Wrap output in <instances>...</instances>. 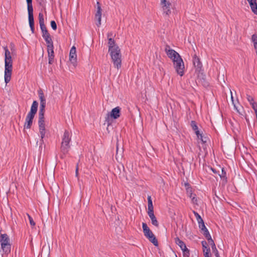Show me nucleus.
<instances>
[{
  "label": "nucleus",
  "instance_id": "1",
  "mask_svg": "<svg viewBox=\"0 0 257 257\" xmlns=\"http://www.w3.org/2000/svg\"><path fill=\"white\" fill-rule=\"evenodd\" d=\"M5 50V82L8 83L11 79L13 70V60L10 51L7 47L4 48Z\"/></svg>",
  "mask_w": 257,
  "mask_h": 257
},
{
  "label": "nucleus",
  "instance_id": "2",
  "mask_svg": "<svg viewBox=\"0 0 257 257\" xmlns=\"http://www.w3.org/2000/svg\"><path fill=\"white\" fill-rule=\"evenodd\" d=\"M46 107V102H40V109L39 111V119H38V125L39 132L40 134V148L42 146L44 143L43 139L45 136V108Z\"/></svg>",
  "mask_w": 257,
  "mask_h": 257
},
{
  "label": "nucleus",
  "instance_id": "3",
  "mask_svg": "<svg viewBox=\"0 0 257 257\" xmlns=\"http://www.w3.org/2000/svg\"><path fill=\"white\" fill-rule=\"evenodd\" d=\"M108 52L111 56L113 65L117 69H119L121 66V55L119 47L108 50Z\"/></svg>",
  "mask_w": 257,
  "mask_h": 257
},
{
  "label": "nucleus",
  "instance_id": "4",
  "mask_svg": "<svg viewBox=\"0 0 257 257\" xmlns=\"http://www.w3.org/2000/svg\"><path fill=\"white\" fill-rule=\"evenodd\" d=\"M71 134L68 131H65L62 137L61 145V152L63 155H66L70 148V142L71 141Z\"/></svg>",
  "mask_w": 257,
  "mask_h": 257
},
{
  "label": "nucleus",
  "instance_id": "5",
  "mask_svg": "<svg viewBox=\"0 0 257 257\" xmlns=\"http://www.w3.org/2000/svg\"><path fill=\"white\" fill-rule=\"evenodd\" d=\"M0 238V242L3 252L5 254L8 255L11 252V245L10 243V238L6 233L1 234Z\"/></svg>",
  "mask_w": 257,
  "mask_h": 257
},
{
  "label": "nucleus",
  "instance_id": "6",
  "mask_svg": "<svg viewBox=\"0 0 257 257\" xmlns=\"http://www.w3.org/2000/svg\"><path fill=\"white\" fill-rule=\"evenodd\" d=\"M27 3V9L28 12V19L30 27L32 33H34V20L33 16V8L32 5V0H26Z\"/></svg>",
  "mask_w": 257,
  "mask_h": 257
},
{
  "label": "nucleus",
  "instance_id": "7",
  "mask_svg": "<svg viewBox=\"0 0 257 257\" xmlns=\"http://www.w3.org/2000/svg\"><path fill=\"white\" fill-rule=\"evenodd\" d=\"M173 65L177 74L182 76L184 74V64L181 56H178L177 58L173 60Z\"/></svg>",
  "mask_w": 257,
  "mask_h": 257
},
{
  "label": "nucleus",
  "instance_id": "8",
  "mask_svg": "<svg viewBox=\"0 0 257 257\" xmlns=\"http://www.w3.org/2000/svg\"><path fill=\"white\" fill-rule=\"evenodd\" d=\"M120 110L121 108L119 106L115 107L113 108L109 113L107 114V117H105V121H108L109 117L114 119H116L120 117Z\"/></svg>",
  "mask_w": 257,
  "mask_h": 257
},
{
  "label": "nucleus",
  "instance_id": "9",
  "mask_svg": "<svg viewBox=\"0 0 257 257\" xmlns=\"http://www.w3.org/2000/svg\"><path fill=\"white\" fill-rule=\"evenodd\" d=\"M161 5L164 13L167 15H169L171 13L170 10L171 4L167 0H161Z\"/></svg>",
  "mask_w": 257,
  "mask_h": 257
},
{
  "label": "nucleus",
  "instance_id": "10",
  "mask_svg": "<svg viewBox=\"0 0 257 257\" xmlns=\"http://www.w3.org/2000/svg\"><path fill=\"white\" fill-rule=\"evenodd\" d=\"M97 11L95 15V19L97 20V22L96 23V25L98 27H99L101 25V9L100 7V3L99 2H97Z\"/></svg>",
  "mask_w": 257,
  "mask_h": 257
},
{
  "label": "nucleus",
  "instance_id": "11",
  "mask_svg": "<svg viewBox=\"0 0 257 257\" xmlns=\"http://www.w3.org/2000/svg\"><path fill=\"white\" fill-rule=\"evenodd\" d=\"M34 117L35 116L34 115H32L29 114H27L24 126V128L30 129L31 127Z\"/></svg>",
  "mask_w": 257,
  "mask_h": 257
},
{
  "label": "nucleus",
  "instance_id": "12",
  "mask_svg": "<svg viewBox=\"0 0 257 257\" xmlns=\"http://www.w3.org/2000/svg\"><path fill=\"white\" fill-rule=\"evenodd\" d=\"M76 52V48L75 46H73L71 48L69 53V60L72 63H75L76 62L77 55Z\"/></svg>",
  "mask_w": 257,
  "mask_h": 257
},
{
  "label": "nucleus",
  "instance_id": "13",
  "mask_svg": "<svg viewBox=\"0 0 257 257\" xmlns=\"http://www.w3.org/2000/svg\"><path fill=\"white\" fill-rule=\"evenodd\" d=\"M142 228L143 229L144 235L146 238H148L149 237H150L152 234H153L152 231L150 230L146 223H142Z\"/></svg>",
  "mask_w": 257,
  "mask_h": 257
},
{
  "label": "nucleus",
  "instance_id": "14",
  "mask_svg": "<svg viewBox=\"0 0 257 257\" xmlns=\"http://www.w3.org/2000/svg\"><path fill=\"white\" fill-rule=\"evenodd\" d=\"M38 102L35 100L33 102L29 114L34 115L35 116L38 110Z\"/></svg>",
  "mask_w": 257,
  "mask_h": 257
},
{
  "label": "nucleus",
  "instance_id": "15",
  "mask_svg": "<svg viewBox=\"0 0 257 257\" xmlns=\"http://www.w3.org/2000/svg\"><path fill=\"white\" fill-rule=\"evenodd\" d=\"M193 63L196 69L200 71L202 68V65L200 60V59L195 55L193 59Z\"/></svg>",
  "mask_w": 257,
  "mask_h": 257
},
{
  "label": "nucleus",
  "instance_id": "16",
  "mask_svg": "<svg viewBox=\"0 0 257 257\" xmlns=\"http://www.w3.org/2000/svg\"><path fill=\"white\" fill-rule=\"evenodd\" d=\"M167 56L173 61L178 58V56H180V55L175 50L171 49L168 50L166 52Z\"/></svg>",
  "mask_w": 257,
  "mask_h": 257
},
{
  "label": "nucleus",
  "instance_id": "17",
  "mask_svg": "<svg viewBox=\"0 0 257 257\" xmlns=\"http://www.w3.org/2000/svg\"><path fill=\"white\" fill-rule=\"evenodd\" d=\"M252 12L257 15V3L256 0H247Z\"/></svg>",
  "mask_w": 257,
  "mask_h": 257
},
{
  "label": "nucleus",
  "instance_id": "18",
  "mask_svg": "<svg viewBox=\"0 0 257 257\" xmlns=\"http://www.w3.org/2000/svg\"><path fill=\"white\" fill-rule=\"evenodd\" d=\"M192 130L194 131L197 138H199V135H200V133L198 130V127L195 121L192 120L190 122Z\"/></svg>",
  "mask_w": 257,
  "mask_h": 257
},
{
  "label": "nucleus",
  "instance_id": "19",
  "mask_svg": "<svg viewBox=\"0 0 257 257\" xmlns=\"http://www.w3.org/2000/svg\"><path fill=\"white\" fill-rule=\"evenodd\" d=\"M43 38L44 39L45 41H46L47 44V48L51 47V46H53V42L50 35L46 36L45 37H44Z\"/></svg>",
  "mask_w": 257,
  "mask_h": 257
},
{
  "label": "nucleus",
  "instance_id": "20",
  "mask_svg": "<svg viewBox=\"0 0 257 257\" xmlns=\"http://www.w3.org/2000/svg\"><path fill=\"white\" fill-rule=\"evenodd\" d=\"M108 50L111 49L114 47H118L115 42V41L114 39H113L112 38H108Z\"/></svg>",
  "mask_w": 257,
  "mask_h": 257
},
{
  "label": "nucleus",
  "instance_id": "21",
  "mask_svg": "<svg viewBox=\"0 0 257 257\" xmlns=\"http://www.w3.org/2000/svg\"><path fill=\"white\" fill-rule=\"evenodd\" d=\"M149 240L152 242L155 246H158V242L156 236L154 234H152L150 237L148 238Z\"/></svg>",
  "mask_w": 257,
  "mask_h": 257
},
{
  "label": "nucleus",
  "instance_id": "22",
  "mask_svg": "<svg viewBox=\"0 0 257 257\" xmlns=\"http://www.w3.org/2000/svg\"><path fill=\"white\" fill-rule=\"evenodd\" d=\"M218 175L222 181H223L224 183L227 182L226 173L223 168L221 169V174H218Z\"/></svg>",
  "mask_w": 257,
  "mask_h": 257
},
{
  "label": "nucleus",
  "instance_id": "23",
  "mask_svg": "<svg viewBox=\"0 0 257 257\" xmlns=\"http://www.w3.org/2000/svg\"><path fill=\"white\" fill-rule=\"evenodd\" d=\"M40 27V29L42 31V37H45L46 36L50 35L47 29V28H46L45 25L41 26Z\"/></svg>",
  "mask_w": 257,
  "mask_h": 257
},
{
  "label": "nucleus",
  "instance_id": "24",
  "mask_svg": "<svg viewBox=\"0 0 257 257\" xmlns=\"http://www.w3.org/2000/svg\"><path fill=\"white\" fill-rule=\"evenodd\" d=\"M185 186L186 187V192L187 195L190 197H192V188L189 186L188 183H185Z\"/></svg>",
  "mask_w": 257,
  "mask_h": 257
},
{
  "label": "nucleus",
  "instance_id": "25",
  "mask_svg": "<svg viewBox=\"0 0 257 257\" xmlns=\"http://www.w3.org/2000/svg\"><path fill=\"white\" fill-rule=\"evenodd\" d=\"M175 240L176 243L179 246L181 249L185 247L186 244L182 240H180L178 237L175 238Z\"/></svg>",
  "mask_w": 257,
  "mask_h": 257
},
{
  "label": "nucleus",
  "instance_id": "26",
  "mask_svg": "<svg viewBox=\"0 0 257 257\" xmlns=\"http://www.w3.org/2000/svg\"><path fill=\"white\" fill-rule=\"evenodd\" d=\"M38 95L40 98V102H46V99L44 96V93L41 89L38 91Z\"/></svg>",
  "mask_w": 257,
  "mask_h": 257
},
{
  "label": "nucleus",
  "instance_id": "27",
  "mask_svg": "<svg viewBox=\"0 0 257 257\" xmlns=\"http://www.w3.org/2000/svg\"><path fill=\"white\" fill-rule=\"evenodd\" d=\"M147 199L148 202V210H154V207L151 196H148Z\"/></svg>",
  "mask_w": 257,
  "mask_h": 257
},
{
  "label": "nucleus",
  "instance_id": "28",
  "mask_svg": "<svg viewBox=\"0 0 257 257\" xmlns=\"http://www.w3.org/2000/svg\"><path fill=\"white\" fill-rule=\"evenodd\" d=\"M251 40L253 43L254 48L256 49V53L257 55V35H253L251 37Z\"/></svg>",
  "mask_w": 257,
  "mask_h": 257
},
{
  "label": "nucleus",
  "instance_id": "29",
  "mask_svg": "<svg viewBox=\"0 0 257 257\" xmlns=\"http://www.w3.org/2000/svg\"><path fill=\"white\" fill-rule=\"evenodd\" d=\"M54 46H51L47 48L48 57H54Z\"/></svg>",
  "mask_w": 257,
  "mask_h": 257
},
{
  "label": "nucleus",
  "instance_id": "30",
  "mask_svg": "<svg viewBox=\"0 0 257 257\" xmlns=\"http://www.w3.org/2000/svg\"><path fill=\"white\" fill-rule=\"evenodd\" d=\"M39 21L40 26L45 25L44 16L42 13H40L39 14Z\"/></svg>",
  "mask_w": 257,
  "mask_h": 257
},
{
  "label": "nucleus",
  "instance_id": "31",
  "mask_svg": "<svg viewBox=\"0 0 257 257\" xmlns=\"http://www.w3.org/2000/svg\"><path fill=\"white\" fill-rule=\"evenodd\" d=\"M37 3L43 8L46 6V0H36Z\"/></svg>",
  "mask_w": 257,
  "mask_h": 257
},
{
  "label": "nucleus",
  "instance_id": "32",
  "mask_svg": "<svg viewBox=\"0 0 257 257\" xmlns=\"http://www.w3.org/2000/svg\"><path fill=\"white\" fill-rule=\"evenodd\" d=\"M211 248H212V250L213 253H214L215 256L216 257H219L218 251L215 245H212V247H211Z\"/></svg>",
  "mask_w": 257,
  "mask_h": 257
},
{
  "label": "nucleus",
  "instance_id": "33",
  "mask_svg": "<svg viewBox=\"0 0 257 257\" xmlns=\"http://www.w3.org/2000/svg\"><path fill=\"white\" fill-rule=\"evenodd\" d=\"M198 139L200 140V141L203 143H206L208 140V138L207 137H205L202 135V134L200 133V135H199Z\"/></svg>",
  "mask_w": 257,
  "mask_h": 257
},
{
  "label": "nucleus",
  "instance_id": "34",
  "mask_svg": "<svg viewBox=\"0 0 257 257\" xmlns=\"http://www.w3.org/2000/svg\"><path fill=\"white\" fill-rule=\"evenodd\" d=\"M193 212H194V215L195 216V217L196 218L198 223L202 222L203 221V220L202 219V218H201L200 215L197 212H196L195 211H194Z\"/></svg>",
  "mask_w": 257,
  "mask_h": 257
},
{
  "label": "nucleus",
  "instance_id": "35",
  "mask_svg": "<svg viewBox=\"0 0 257 257\" xmlns=\"http://www.w3.org/2000/svg\"><path fill=\"white\" fill-rule=\"evenodd\" d=\"M151 222L153 225H154V226H155L156 227L159 226V223H158V222L157 220V218L155 216L154 217L151 218Z\"/></svg>",
  "mask_w": 257,
  "mask_h": 257
},
{
  "label": "nucleus",
  "instance_id": "36",
  "mask_svg": "<svg viewBox=\"0 0 257 257\" xmlns=\"http://www.w3.org/2000/svg\"><path fill=\"white\" fill-rule=\"evenodd\" d=\"M203 251L204 253V257H206V256L207 257V255H208V256H211V254L210 253V249L209 247H207L205 249H203Z\"/></svg>",
  "mask_w": 257,
  "mask_h": 257
},
{
  "label": "nucleus",
  "instance_id": "37",
  "mask_svg": "<svg viewBox=\"0 0 257 257\" xmlns=\"http://www.w3.org/2000/svg\"><path fill=\"white\" fill-rule=\"evenodd\" d=\"M198 224H199V228L202 230V231H204V230H205L207 228L206 227L205 224H204V221H203L202 222H199L198 223Z\"/></svg>",
  "mask_w": 257,
  "mask_h": 257
},
{
  "label": "nucleus",
  "instance_id": "38",
  "mask_svg": "<svg viewBox=\"0 0 257 257\" xmlns=\"http://www.w3.org/2000/svg\"><path fill=\"white\" fill-rule=\"evenodd\" d=\"M203 231V235L205 236L206 238H207L211 236V235L207 228Z\"/></svg>",
  "mask_w": 257,
  "mask_h": 257
},
{
  "label": "nucleus",
  "instance_id": "39",
  "mask_svg": "<svg viewBox=\"0 0 257 257\" xmlns=\"http://www.w3.org/2000/svg\"><path fill=\"white\" fill-rule=\"evenodd\" d=\"M28 218H29L30 223L31 225V226H35V222L33 220L32 217L30 215H29V214H28Z\"/></svg>",
  "mask_w": 257,
  "mask_h": 257
},
{
  "label": "nucleus",
  "instance_id": "40",
  "mask_svg": "<svg viewBox=\"0 0 257 257\" xmlns=\"http://www.w3.org/2000/svg\"><path fill=\"white\" fill-rule=\"evenodd\" d=\"M51 26L53 30H56L57 29V24L54 21H51Z\"/></svg>",
  "mask_w": 257,
  "mask_h": 257
},
{
  "label": "nucleus",
  "instance_id": "41",
  "mask_svg": "<svg viewBox=\"0 0 257 257\" xmlns=\"http://www.w3.org/2000/svg\"><path fill=\"white\" fill-rule=\"evenodd\" d=\"M206 239L208 240V243L210 244V245H211V247L212 245H215L214 241L213 240V239L211 238V236H210Z\"/></svg>",
  "mask_w": 257,
  "mask_h": 257
},
{
  "label": "nucleus",
  "instance_id": "42",
  "mask_svg": "<svg viewBox=\"0 0 257 257\" xmlns=\"http://www.w3.org/2000/svg\"><path fill=\"white\" fill-rule=\"evenodd\" d=\"M246 98L248 102L250 103V104H251L252 103L254 102V99L252 96L249 95H247Z\"/></svg>",
  "mask_w": 257,
  "mask_h": 257
},
{
  "label": "nucleus",
  "instance_id": "43",
  "mask_svg": "<svg viewBox=\"0 0 257 257\" xmlns=\"http://www.w3.org/2000/svg\"><path fill=\"white\" fill-rule=\"evenodd\" d=\"M148 214L150 219L155 216L154 213V210H148Z\"/></svg>",
  "mask_w": 257,
  "mask_h": 257
},
{
  "label": "nucleus",
  "instance_id": "44",
  "mask_svg": "<svg viewBox=\"0 0 257 257\" xmlns=\"http://www.w3.org/2000/svg\"><path fill=\"white\" fill-rule=\"evenodd\" d=\"M183 257H189L190 251L188 249H186L185 251L183 252Z\"/></svg>",
  "mask_w": 257,
  "mask_h": 257
},
{
  "label": "nucleus",
  "instance_id": "45",
  "mask_svg": "<svg viewBox=\"0 0 257 257\" xmlns=\"http://www.w3.org/2000/svg\"><path fill=\"white\" fill-rule=\"evenodd\" d=\"M252 109L254 110L255 113L257 112V103L255 102L250 104Z\"/></svg>",
  "mask_w": 257,
  "mask_h": 257
},
{
  "label": "nucleus",
  "instance_id": "46",
  "mask_svg": "<svg viewBox=\"0 0 257 257\" xmlns=\"http://www.w3.org/2000/svg\"><path fill=\"white\" fill-rule=\"evenodd\" d=\"M201 244H202V245L203 250V249H205L206 248H207V242L206 241H205V240L202 241H201Z\"/></svg>",
  "mask_w": 257,
  "mask_h": 257
},
{
  "label": "nucleus",
  "instance_id": "47",
  "mask_svg": "<svg viewBox=\"0 0 257 257\" xmlns=\"http://www.w3.org/2000/svg\"><path fill=\"white\" fill-rule=\"evenodd\" d=\"M195 194L194 195L193 198H192V202L194 204H197V199L195 197Z\"/></svg>",
  "mask_w": 257,
  "mask_h": 257
},
{
  "label": "nucleus",
  "instance_id": "48",
  "mask_svg": "<svg viewBox=\"0 0 257 257\" xmlns=\"http://www.w3.org/2000/svg\"><path fill=\"white\" fill-rule=\"evenodd\" d=\"M49 57V63L51 64L53 63L54 57Z\"/></svg>",
  "mask_w": 257,
  "mask_h": 257
},
{
  "label": "nucleus",
  "instance_id": "49",
  "mask_svg": "<svg viewBox=\"0 0 257 257\" xmlns=\"http://www.w3.org/2000/svg\"><path fill=\"white\" fill-rule=\"evenodd\" d=\"M107 36L108 39L111 38L113 36V33L111 32H109L107 33Z\"/></svg>",
  "mask_w": 257,
  "mask_h": 257
},
{
  "label": "nucleus",
  "instance_id": "50",
  "mask_svg": "<svg viewBox=\"0 0 257 257\" xmlns=\"http://www.w3.org/2000/svg\"><path fill=\"white\" fill-rule=\"evenodd\" d=\"M171 49H170V47L169 46V45H166V47H165V52L166 53L167 51L168 50H171Z\"/></svg>",
  "mask_w": 257,
  "mask_h": 257
},
{
  "label": "nucleus",
  "instance_id": "51",
  "mask_svg": "<svg viewBox=\"0 0 257 257\" xmlns=\"http://www.w3.org/2000/svg\"><path fill=\"white\" fill-rule=\"evenodd\" d=\"M75 176L76 177H78V166L77 165L76 170H75Z\"/></svg>",
  "mask_w": 257,
  "mask_h": 257
},
{
  "label": "nucleus",
  "instance_id": "52",
  "mask_svg": "<svg viewBox=\"0 0 257 257\" xmlns=\"http://www.w3.org/2000/svg\"><path fill=\"white\" fill-rule=\"evenodd\" d=\"M211 169L214 173L217 174V172L215 169L211 168Z\"/></svg>",
  "mask_w": 257,
  "mask_h": 257
},
{
  "label": "nucleus",
  "instance_id": "53",
  "mask_svg": "<svg viewBox=\"0 0 257 257\" xmlns=\"http://www.w3.org/2000/svg\"><path fill=\"white\" fill-rule=\"evenodd\" d=\"M188 249V248H187L186 246L185 245V247L182 248L181 249V250H182V251H183V252L184 251H185V250L186 249Z\"/></svg>",
  "mask_w": 257,
  "mask_h": 257
},
{
  "label": "nucleus",
  "instance_id": "54",
  "mask_svg": "<svg viewBox=\"0 0 257 257\" xmlns=\"http://www.w3.org/2000/svg\"><path fill=\"white\" fill-rule=\"evenodd\" d=\"M118 154V147H116V155Z\"/></svg>",
  "mask_w": 257,
  "mask_h": 257
},
{
  "label": "nucleus",
  "instance_id": "55",
  "mask_svg": "<svg viewBox=\"0 0 257 257\" xmlns=\"http://www.w3.org/2000/svg\"><path fill=\"white\" fill-rule=\"evenodd\" d=\"M255 115H256V121H257V112L255 113Z\"/></svg>",
  "mask_w": 257,
  "mask_h": 257
},
{
  "label": "nucleus",
  "instance_id": "56",
  "mask_svg": "<svg viewBox=\"0 0 257 257\" xmlns=\"http://www.w3.org/2000/svg\"><path fill=\"white\" fill-rule=\"evenodd\" d=\"M193 196H194V195H192V197L191 198L192 199V198H193Z\"/></svg>",
  "mask_w": 257,
  "mask_h": 257
},
{
  "label": "nucleus",
  "instance_id": "57",
  "mask_svg": "<svg viewBox=\"0 0 257 257\" xmlns=\"http://www.w3.org/2000/svg\"><path fill=\"white\" fill-rule=\"evenodd\" d=\"M231 99H232V100H233V97H232V95H231Z\"/></svg>",
  "mask_w": 257,
  "mask_h": 257
},
{
  "label": "nucleus",
  "instance_id": "58",
  "mask_svg": "<svg viewBox=\"0 0 257 257\" xmlns=\"http://www.w3.org/2000/svg\"><path fill=\"white\" fill-rule=\"evenodd\" d=\"M207 257H211V256H208V255H207Z\"/></svg>",
  "mask_w": 257,
  "mask_h": 257
}]
</instances>
